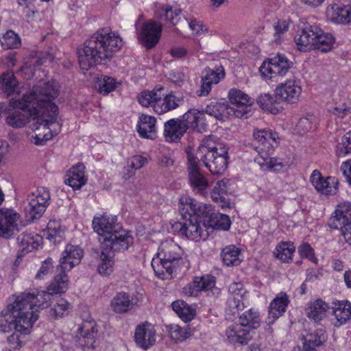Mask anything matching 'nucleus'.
Segmentation results:
<instances>
[{"label": "nucleus", "instance_id": "f257e3e1", "mask_svg": "<svg viewBox=\"0 0 351 351\" xmlns=\"http://www.w3.org/2000/svg\"><path fill=\"white\" fill-rule=\"evenodd\" d=\"M58 95L56 82H38L21 99L9 101L5 110L6 124L13 128H22L32 117L38 126L35 129L37 132L32 136V141L36 145H44L56 135L51 126L57 120L58 107L53 101Z\"/></svg>", "mask_w": 351, "mask_h": 351}, {"label": "nucleus", "instance_id": "f03ea898", "mask_svg": "<svg viewBox=\"0 0 351 351\" xmlns=\"http://www.w3.org/2000/svg\"><path fill=\"white\" fill-rule=\"evenodd\" d=\"M116 216L104 214L95 217L93 228L99 237L101 252L98 271L101 275H109L113 271L115 252L127 250L133 243V237L117 224Z\"/></svg>", "mask_w": 351, "mask_h": 351}, {"label": "nucleus", "instance_id": "7ed1b4c3", "mask_svg": "<svg viewBox=\"0 0 351 351\" xmlns=\"http://www.w3.org/2000/svg\"><path fill=\"white\" fill-rule=\"evenodd\" d=\"M122 45V39L110 29L97 30L77 49L80 69L87 71L94 68L102 60L111 58Z\"/></svg>", "mask_w": 351, "mask_h": 351}, {"label": "nucleus", "instance_id": "20e7f679", "mask_svg": "<svg viewBox=\"0 0 351 351\" xmlns=\"http://www.w3.org/2000/svg\"><path fill=\"white\" fill-rule=\"evenodd\" d=\"M195 157H198V162L202 160L213 174L221 175L228 167V148L219 143L215 136L210 135L202 140Z\"/></svg>", "mask_w": 351, "mask_h": 351}, {"label": "nucleus", "instance_id": "39448f33", "mask_svg": "<svg viewBox=\"0 0 351 351\" xmlns=\"http://www.w3.org/2000/svg\"><path fill=\"white\" fill-rule=\"evenodd\" d=\"M253 137L259 144L256 147L258 155L254 158V162L263 171H282L286 166L285 164L278 158L269 156L278 143V134L270 129H255Z\"/></svg>", "mask_w": 351, "mask_h": 351}, {"label": "nucleus", "instance_id": "423d86ee", "mask_svg": "<svg viewBox=\"0 0 351 351\" xmlns=\"http://www.w3.org/2000/svg\"><path fill=\"white\" fill-rule=\"evenodd\" d=\"M15 295L10 299L6 308L0 313V332H9L14 330L25 331L33 326L36 315L29 311H24Z\"/></svg>", "mask_w": 351, "mask_h": 351}, {"label": "nucleus", "instance_id": "0eeeda50", "mask_svg": "<svg viewBox=\"0 0 351 351\" xmlns=\"http://www.w3.org/2000/svg\"><path fill=\"white\" fill-rule=\"evenodd\" d=\"M182 250L173 241L167 240L161 243L158 253L152 258V267L156 275L162 278H171L182 261Z\"/></svg>", "mask_w": 351, "mask_h": 351}, {"label": "nucleus", "instance_id": "6e6552de", "mask_svg": "<svg viewBox=\"0 0 351 351\" xmlns=\"http://www.w3.org/2000/svg\"><path fill=\"white\" fill-rule=\"evenodd\" d=\"M138 101L144 107H152L159 114H165L178 108L183 102V97H176L171 91L165 92V87L156 86L152 90H144L138 94Z\"/></svg>", "mask_w": 351, "mask_h": 351}, {"label": "nucleus", "instance_id": "1a4fd4ad", "mask_svg": "<svg viewBox=\"0 0 351 351\" xmlns=\"http://www.w3.org/2000/svg\"><path fill=\"white\" fill-rule=\"evenodd\" d=\"M51 193L47 187L39 186L28 193L25 204V213L30 220L39 219L50 204Z\"/></svg>", "mask_w": 351, "mask_h": 351}, {"label": "nucleus", "instance_id": "9d476101", "mask_svg": "<svg viewBox=\"0 0 351 351\" xmlns=\"http://www.w3.org/2000/svg\"><path fill=\"white\" fill-rule=\"evenodd\" d=\"M17 300H21L20 303L24 311H29L36 315V320L38 319L37 312L39 308H45L51 305L53 300V295L47 291L35 292H23L19 295H14Z\"/></svg>", "mask_w": 351, "mask_h": 351}, {"label": "nucleus", "instance_id": "9b49d317", "mask_svg": "<svg viewBox=\"0 0 351 351\" xmlns=\"http://www.w3.org/2000/svg\"><path fill=\"white\" fill-rule=\"evenodd\" d=\"M178 208L180 215L185 220L197 219V217H208L212 210L211 205L199 202L187 195L180 197Z\"/></svg>", "mask_w": 351, "mask_h": 351}, {"label": "nucleus", "instance_id": "f8f14e48", "mask_svg": "<svg viewBox=\"0 0 351 351\" xmlns=\"http://www.w3.org/2000/svg\"><path fill=\"white\" fill-rule=\"evenodd\" d=\"M291 67V62L283 55L276 56L265 60L259 71L265 80L271 79L276 76L285 75Z\"/></svg>", "mask_w": 351, "mask_h": 351}, {"label": "nucleus", "instance_id": "ddd939ff", "mask_svg": "<svg viewBox=\"0 0 351 351\" xmlns=\"http://www.w3.org/2000/svg\"><path fill=\"white\" fill-rule=\"evenodd\" d=\"M162 27L160 23L148 20L137 29V38L147 49L153 48L159 41Z\"/></svg>", "mask_w": 351, "mask_h": 351}, {"label": "nucleus", "instance_id": "4468645a", "mask_svg": "<svg viewBox=\"0 0 351 351\" xmlns=\"http://www.w3.org/2000/svg\"><path fill=\"white\" fill-rule=\"evenodd\" d=\"M20 215L14 209L0 208V237L5 239L13 238L19 231Z\"/></svg>", "mask_w": 351, "mask_h": 351}, {"label": "nucleus", "instance_id": "2eb2a0df", "mask_svg": "<svg viewBox=\"0 0 351 351\" xmlns=\"http://www.w3.org/2000/svg\"><path fill=\"white\" fill-rule=\"evenodd\" d=\"M173 228L186 238L195 241L206 240L208 236L206 226L199 223L197 219H186L184 223H175Z\"/></svg>", "mask_w": 351, "mask_h": 351}, {"label": "nucleus", "instance_id": "dca6fc26", "mask_svg": "<svg viewBox=\"0 0 351 351\" xmlns=\"http://www.w3.org/2000/svg\"><path fill=\"white\" fill-rule=\"evenodd\" d=\"M228 99L230 103L234 105L232 110L234 114L239 118H247L250 113L249 108L253 104V100L248 95L242 90L232 88L229 90Z\"/></svg>", "mask_w": 351, "mask_h": 351}, {"label": "nucleus", "instance_id": "f3484780", "mask_svg": "<svg viewBox=\"0 0 351 351\" xmlns=\"http://www.w3.org/2000/svg\"><path fill=\"white\" fill-rule=\"evenodd\" d=\"M228 291L229 297L226 313L235 316L245 308L244 297L246 291L241 282H232L229 286Z\"/></svg>", "mask_w": 351, "mask_h": 351}, {"label": "nucleus", "instance_id": "a211bd4d", "mask_svg": "<svg viewBox=\"0 0 351 351\" xmlns=\"http://www.w3.org/2000/svg\"><path fill=\"white\" fill-rule=\"evenodd\" d=\"M301 93L302 88L295 80H288L278 84L275 89V97L288 104L297 103Z\"/></svg>", "mask_w": 351, "mask_h": 351}, {"label": "nucleus", "instance_id": "6ab92c4d", "mask_svg": "<svg viewBox=\"0 0 351 351\" xmlns=\"http://www.w3.org/2000/svg\"><path fill=\"white\" fill-rule=\"evenodd\" d=\"M198 157L188 154V170L191 184L194 191L203 194L208 186L206 178L199 172Z\"/></svg>", "mask_w": 351, "mask_h": 351}, {"label": "nucleus", "instance_id": "aec40b11", "mask_svg": "<svg viewBox=\"0 0 351 351\" xmlns=\"http://www.w3.org/2000/svg\"><path fill=\"white\" fill-rule=\"evenodd\" d=\"M134 341L136 345L147 350L152 347L156 341V331L154 326L148 322L138 325L134 332Z\"/></svg>", "mask_w": 351, "mask_h": 351}, {"label": "nucleus", "instance_id": "412c9836", "mask_svg": "<svg viewBox=\"0 0 351 351\" xmlns=\"http://www.w3.org/2000/svg\"><path fill=\"white\" fill-rule=\"evenodd\" d=\"M84 256L83 250L78 245L69 244L62 253L58 269L70 271L80 263Z\"/></svg>", "mask_w": 351, "mask_h": 351}, {"label": "nucleus", "instance_id": "4be33fe9", "mask_svg": "<svg viewBox=\"0 0 351 351\" xmlns=\"http://www.w3.org/2000/svg\"><path fill=\"white\" fill-rule=\"evenodd\" d=\"M225 76L223 69L219 68L216 71L210 68H206L202 73V84L197 95L199 97L206 96L209 94L212 86L217 84Z\"/></svg>", "mask_w": 351, "mask_h": 351}, {"label": "nucleus", "instance_id": "5701e85b", "mask_svg": "<svg viewBox=\"0 0 351 351\" xmlns=\"http://www.w3.org/2000/svg\"><path fill=\"white\" fill-rule=\"evenodd\" d=\"M181 120L187 129L197 130L198 132H203L206 130L204 112L196 108L189 109L182 115Z\"/></svg>", "mask_w": 351, "mask_h": 351}, {"label": "nucleus", "instance_id": "b1692460", "mask_svg": "<svg viewBox=\"0 0 351 351\" xmlns=\"http://www.w3.org/2000/svg\"><path fill=\"white\" fill-rule=\"evenodd\" d=\"M215 285V280L212 276L195 277L191 284L184 288L183 292L188 296H197L199 292L210 290Z\"/></svg>", "mask_w": 351, "mask_h": 351}, {"label": "nucleus", "instance_id": "393cba45", "mask_svg": "<svg viewBox=\"0 0 351 351\" xmlns=\"http://www.w3.org/2000/svg\"><path fill=\"white\" fill-rule=\"evenodd\" d=\"M289 302L290 300L287 294L285 292H280L270 303L268 323L272 324L282 316L285 313Z\"/></svg>", "mask_w": 351, "mask_h": 351}, {"label": "nucleus", "instance_id": "a878e982", "mask_svg": "<svg viewBox=\"0 0 351 351\" xmlns=\"http://www.w3.org/2000/svg\"><path fill=\"white\" fill-rule=\"evenodd\" d=\"M311 182L315 189L323 194L329 195L336 193L337 182L335 178L330 177L324 179L320 172L314 170L311 176Z\"/></svg>", "mask_w": 351, "mask_h": 351}, {"label": "nucleus", "instance_id": "bb28decb", "mask_svg": "<svg viewBox=\"0 0 351 351\" xmlns=\"http://www.w3.org/2000/svg\"><path fill=\"white\" fill-rule=\"evenodd\" d=\"M315 28L316 25H309L298 31L294 41L300 51H306L313 49Z\"/></svg>", "mask_w": 351, "mask_h": 351}, {"label": "nucleus", "instance_id": "cd10ccee", "mask_svg": "<svg viewBox=\"0 0 351 351\" xmlns=\"http://www.w3.org/2000/svg\"><path fill=\"white\" fill-rule=\"evenodd\" d=\"M156 119L154 117L142 114L139 117L136 125L140 136L145 138L154 139L156 134Z\"/></svg>", "mask_w": 351, "mask_h": 351}, {"label": "nucleus", "instance_id": "c85d7f7f", "mask_svg": "<svg viewBox=\"0 0 351 351\" xmlns=\"http://www.w3.org/2000/svg\"><path fill=\"white\" fill-rule=\"evenodd\" d=\"M329 308V305L324 300L317 299L307 303L306 313L309 319L319 322L326 317Z\"/></svg>", "mask_w": 351, "mask_h": 351}, {"label": "nucleus", "instance_id": "c756f323", "mask_svg": "<svg viewBox=\"0 0 351 351\" xmlns=\"http://www.w3.org/2000/svg\"><path fill=\"white\" fill-rule=\"evenodd\" d=\"M239 324H233L228 326L226 335L230 343L247 344L251 339L250 331Z\"/></svg>", "mask_w": 351, "mask_h": 351}, {"label": "nucleus", "instance_id": "7c9ffc66", "mask_svg": "<svg viewBox=\"0 0 351 351\" xmlns=\"http://www.w3.org/2000/svg\"><path fill=\"white\" fill-rule=\"evenodd\" d=\"M67 271L64 269H58V266L57 267L58 273L47 287V290L52 295L62 294L68 290L69 280Z\"/></svg>", "mask_w": 351, "mask_h": 351}, {"label": "nucleus", "instance_id": "2f4dec72", "mask_svg": "<svg viewBox=\"0 0 351 351\" xmlns=\"http://www.w3.org/2000/svg\"><path fill=\"white\" fill-rule=\"evenodd\" d=\"M19 82L12 71L3 72L0 75V93L6 97L18 93Z\"/></svg>", "mask_w": 351, "mask_h": 351}, {"label": "nucleus", "instance_id": "473e14b6", "mask_svg": "<svg viewBox=\"0 0 351 351\" xmlns=\"http://www.w3.org/2000/svg\"><path fill=\"white\" fill-rule=\"evenodd\" d=\"M181 10L173 8L168 5H159L156 11L155 16L160 20L169 23L173 26L181 23Z\"/></svg>", "mask_w": 351, "mask_h": 351}, {"label": "nucleus", "instance_id": "72a5a7b5", "mask_svg": "<svg viewBox=\"0 0 351 351\" xmlns=\"http://www.w3.org/2000/svg\"><path fill=\"white\" fill-rule=\"evenodd\" d=\"M332 304L333 314L336 318L334 325L339 327L351 318V304L344 300H338Z\"/></svg>", "mask_w": 351, "mask_h": 351}, {"label": "nucleus", "instance_id": "f704fd0d", "mask_svg": "<svg viewBox=\"0 0 351 351\" xmlns=\"http://www.w3.org/2000/svg\"><path fill=\"white\" fill-rule=\"evenodd\" d=\"M84 169L82 164L73 167L66 174L67 178L65 180V183L74 190L80 189L86 183Z\"/></svg>", "mask_w": 351, "mask_h": 351}, {"label": "nucleus", "instance_id": "c9c22d12", "mask_svg": "<svg viewBox=\"0 0 351 351\" xmlns=\"http://www.w3.org/2000/svg\"><path fill=\"white\" fill-rule=\"evenodd\" d=\"M43 238L38 234L23 232L17 237L19 245L22 252L27 253L38 249Z\"/></svg>", "mask_w": 351, "mask_h": 351}, {"label": "nucleus", "instance_id": "e433bc0d", "mask_svg": "<svg viewBox=\"0 0 351 351\" xmlns=\"http://www.w3.org/2000/svg\"><path fill=\"white\" fill-rule=\"evenodd\" d=\"M314 29L313 48L323 52L330 50L335 42L333 36L330 33L324 32L317 26Z\"/></svg>", "mask_w": 351, "mask_h": 351}, {"label": "nucleus", "instance_id": "4c0bfd02", "mask_svg": "<svg viewBox=\"0 0 351 351\" xmlns=\"http://www.w3.org/2000/svg\"><path fill=\"white\" fill-rule=\"evenodd\" d=\"M78 334L84 339V345L88 348H94L95 337L97 332L96 324L93 321H86L79 327Z\"/></svg>", "mask_w": 351, "mask_h": 351}, {"label": "nucleus", "instance_id": "58836bf2", "mask_svg": "<svg viewBox=\"0 0 351 351\" xmlns=\"http://www.w3.org/2000/svg\"><path fill=\"white\" fill-rule=\"evenodd\" d=\"M302 339L303 341L302 351H317L316 348L326 341V337L324 330L319 329L306 334L302 337Z\"/></svg>", "mask_w": 351, "mask_h": 351}, {"label": "nucleus", "instance_id": "ea45409f", "mask_svg": "<svg viewBox=\"0 0 351 351\" xmlns=\"http://www.w3.org/2000/svg\"><path fill=\"white\" fill-rule=\"evenodd\" d=\"M188 129L182 120L171 119L165 123L164 132L170 141L179 140Z\"/></svg>", "mask_w": 351, "mask_h": 351}, {"label": "nucleus", "instance_id": "a19ab883", "mask_svg": "<svg viewBox=\"0 0 351 351\" xmlns=\"http://www.w3.org/2000/svg\"><path fill=\"white\" fill-rule=\"evenodd\" d=\"M133 306L130 295L123 291L117 293L110 302V306L117 313H124L129 311Z\"/></svg>", "mask_w": 351, "mask_h": 351}, {"label": "nucleus", "instance_id": "79ce46f5", "mask_svg": "<svg viewBox=\"0 0 351 351\" xmlns=\"http://www.w3.org/2000/svg\"><path fill=\"white\" fill-rule=\"evenodd\" d=\"M261 318L259 312L250 308L243 313L239 318V322L245 327L256 329L260 326Z\"/></svg>", "mask_w": 351, "mask_h": 351}, {"label": "nucleus", "instance_id": "37998d69", "mask_svg": "<svg viewBox=\"0 0 351 351\" xmlns=\"http://www.w3.org/2000/svg\"><path fill=\"white\" fill-rule=\"evenodd\" d=\"M172 308L184 322H190L195 316V310L183 300L173 302Z\"/></svg>", "mask_w": 351, "mask_h": 351}, {"label": "nucleus", "instance_id": "c03bdc74", "mask_svg": "<svg viewBox=\"0 0 351 351\" xmlns=\"http://www.w3.org/2000/svg\"><path fill=\"white\" fill-rule=\"evenodd\" d=\"M346 5H330L326 10L327 17L335 23L346 25Z\"/></svg>", "mask_w": 351, "mask_h": 351}, {"label": "nucleus", "instance_id": "a18cd8bd", "mask_svg": "<svg viewBox=\"0 0 351 351\" xmlns=\"http://www.w3.org/2000/svg\"><path fill=\"white\" fill-rule=\"evenodd\" d=\"M240 250L234 245H228L224 247L221 252L223 262L227 266L238 265L241 262L239 258Z\"/></svg>", "mask_w": 351, "mask_h": 351}, {"label": "nucleus", "instance_id": "49530a36", "mask_svg": "<svg viewBox=\"0 0 351 351\" xmlns=\"http://www.w3.org/2000/svg\"><path fill=\"white\" fill-rule=\"evenodd\" d=\"M278 101L279 100L274 99L270 94L263 93L258 97L257 104L262 109L276 114L280 112Z\"/></svg>", "mask_w": 351, "mask_h": 351}, {"label": "nucleus", "instance_id": "de8ad7c7", "mask_svg": "<svg viewBox=\"0 0 351 351\" xmlns=\"http://www.w3.org/2000/svg\"><path fill=\"white\" fill-rule=\"evenodd\" d=\"M225 104L212 102L206 107L204 112L221 121L230 114Z\"/></svg>", "mask_w": 351, "mask_h": 351}, {"label": "nucleus", "instance_id": "09e8293b", "mask_svg": "<svg viewBox=\"0 0 351 351\" xmlns=\"http://www.w3.org/2000/svg\"><path fill=\"white\" fill-rule=\"evenodd\" d=\"M168 331L171 338L176 342L183 341L190 337L192 335L191 330L189 328H182L176 324H171L169 326Z\"/></svg>", "mask_w": 351, "mask_h": 351}, {"label": "nucleus", "instance_id": "8fccbe9b", "mask_svg": "<svg viewBox=\"0 0 351 351\" xmlns=\"http://www.w3.org/2000/svg\"><path fill=\"white\" fill-rule=\"evenodd\" d=\"M295 250L292 243L281 242L276 247V257L284 262H289L292 259Z\"/></svg>", "mask_w": 351, "mask_h": 351}, {"label": "nucleus", "instance_id": "3c124183", "mask_svg": "<svg viewBox=\"0 0 351 351\" xmlns=\"http://www.w3.org/2000/svg\"><path fill=\"white\" fill-rule=\"evenodd\" d=\"M210 226L215 229L228 230L231 225V221L227 215L219 213H209Z\"/></svg>", "mask_w": 351, "mask_h": 351}, {"label": "nucleus", "instance_id": "603ef678", "mask_svg": "<svg viewBox=\"0 0 351 351\" xmlns=\"http://www.w3.org/2000/svg\"><path fill=\"white\" fill-rule=\"evenodd\" d=\"M118 84L119 83L115 79L108 76H104L98 79L95 86L101 94L103 95H107L110 92L115 90Z\"/></svg>", "mask_w": 351, "mask_h": 351}, {"label": "nucleus", "instance_id": "864d4df0", "mask_svg": "<svg viewBox=\"0 0 351 351\" xmlns=\"http://www.w3.org/2000/svg\"><path fill=\"white\" fill-rule=\"evenodd\" d=\"M3 48L5 49L17 48L21 45V39L18 34L12 30H8L0 38Z\"/></svg>", "mask_w": 351, "mask_h": 351}, {"label": "nucleus", "instance_id": "5fc2aeb1", "mask_svg": "<svg viewBox=\"0 0 351 351\" xmlns=\"http://www.w3.org/2000/svg\"><path fill=\"white\" fill-rule=\"evenodd\" d=\"M32 326H30L25 331H15L8 337V342L10 346L13 349H19L24 344V337L29 334Z\"/></svg>", "mask_w": 351, "mask_h": 351}, {"label": "nucleus", "instance_id": "6e6d98bb", "mask_svg": "<svg viewBox=\"0 0 351 351\" xmlns=\"http://www.w3.org/2000/svg\"><path fill=\"white\" fill-rule=\"evenodd\" d=\"M335 152L339 157H343L348 154H351V130L342 136L341 142L336 146Z\"/></svg>", "mask_w": 351, "mask_h": 351}, {"label": "nucleus", "instance_id": "4d7b16f0", "mask_svg": "<svg viewBox=\"0 0 351 351\" xmlns=\"http://www.w3.org/2000/svg\"><path fill=\"white\" fill-rule=\"evenodd\" d=\"M289 23L287 20H279L274 26V42L277 44L281 43L284 35L289 29Z\"/></svg>", "mask_w": 351, "mask_h": 351}, {"label": "nucleus", "instance_id": "13d9d810", "mask_svg": "<svg viewBox=\"0 0 351 351\" xmlns=\"http://www.w3.org/2000/svg\"><path fill=\"white\" fill-rule=\"evenodd\" d=\"M53 261L51 258L48 257L42 262L41 266L35 276L36 280H43L48 276L53 269Z\"/></svg>", "mask_w": 351, "mask_h": 351}, {"label": "nucleus", "instance_id": "bf43d9fd", "mask_svg": "<svg viewBox=\"0 0 351 351\" xmlns=\"http://www.w3.org/2000/svg\"><path fill=\"white\" fill-rule=\"evenodd\" d=\"M350 221H348V218H345V217L335 211L329 219L328 226L332 229H341Z\"/></svg>", "mask_w": 351, "mask_h": 351}, {"label": "nucleus", "instance_id": "052dcab7", "mask_svg": "<svg viewBox=\"0 0 351 351\" xmlns=\"http://www.w3.org/2000/svg\"><path fill=\"white\" fill-rule=\"evenodd\" d=\"M181 27H185L188 25L191 30L196 34H201L204 32V26L202 23L196 19L191 18L189 19H186V18H183V19L181 21Z\"/></svg>", "mask_w": 351, "mask_h": 351}, {"label": "nucleus", "instance_id": "680f3d73", "mask_svg": "<svg viewBox=\"0 0 351 351\" xmlns=\"http://www.w3.org/2000/svg\"><path fill=\"white\" fill-rule=\"evenodd\" d=\"M47 229L49 232V235L51 237H62L64 234V230L61 226L59 221L57 220H50L47 223Z\"/></svg>", "mask_w": 351, "mask_h": 351}, {"label": "nucleus", "instance_id": "e2e57ef3", "mask_svg": "<svg viewBox=\"0 0 351 351\" xmlns=\"http://www.w3.org/2000/svg\"><path fill=\"white\" fill-rule=\"evenodd\" d=\"M69 307L70 304L65 299L58 298L52 308V311L56 317L62 316L68 311Z\"/></svg>", "mask_w": 351, "mask_h": 351}, {"label": "nucleus", "instance_id": "0e129e2a", "mask_svg": "<svg viewBox=\"0 0 351 351\" xmlns=\"http://www.w3.org/2000/svg\"><path fill=\"white\" fill-rule=\"evenodd\" d=\"M298 252L301 257L306 258L309 261L316 263L317 258L315 256L314 250L308 243H304L298 247Z\"/></svg>", "mask_w": 351, "mask_h": 351}, {"label": "nucleus", "instance_id": "69168bd1", "mask_svg": "<svg viewBox=\"0 0 351 351\" xmlns=\"http://www.w3.org/2000/svg\"><path fill=\"white\" fill-rule=\"evenodd\" d=\"M312 127V118L302 117L298 121L296 125V130L299 134L304 135L308 132Z\"/></svg>", "mask_w": 351, "mask_h": 351}, {"label": "nucleus", "instance_id": "338daca9", "mask_svg": "<svg viewBox=\"0 0 351 351\" xmlns=\"http://www.w3.org/2000/svg\"><path fill=\"white\" fill-rule=\"evenodd\" d=\"M229 189H228L227 181L225 180H221L216 183L210 192V195L211 197H213L215 193L216 194H219V196H224L227 195Z\"/></svg>", "mask_w": 351, "mask_h": 351}, {"label": "nucleus", "instance_id": "774afa93", "mask_svg": "<svg viewBox=\"0 0 351 351\" xmlns=\"http://www.w3.org/2000/svg\"><path fill=\"white\" fill-rule=\"evenodd\" d=\"M147 162V158L141 156H134L130 159L128 164L132 169L137 170L144 167Z\"/></svg>", "mask_w": 351, "mask_h": 351}]
</instances>
